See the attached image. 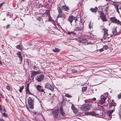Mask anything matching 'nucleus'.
<instances>
[{
    "mask_svg": "<svg viewBox=\"0 0 121 121\" xmlns=\"http://www.w3.org/2000/svg\"><path fill=\"white\" fill-rule=\"evenodd\" d=\"M52 113L54 118H57L59 113V109H55L52 111Z\"/></svg>",
    "mask_w": 121,
    "mask_h": 121,
    "instance_id": "nucleus-4",
    "label": "nucleus"
},
{
    "mask_svg": "<svg viewBox=\"0 0 121 121\" xmlns=\"http://www.w3.org/2000/svg\"><path fill=\"white\" fill-rule=\"evenodd\" d=\"M62 8L63 10H64L65 11H67L69 10V8L68 6H67L66 5H63L62 7Z\"/></svg>",
    "mask_w": 121,
    "mask_h": 121,
    "instance_id": "nucleus-14",
    "label": "nucleus"
},
{
    "mask_svg": "<svg viewBox=\"0 0 121 121\" xmlns=\"http://www.w3.org/2000/svg\"><path fill=\"white\" fill-rule=\"evenodd\" d=\"M115 7H116V10H117V11L118 12V13H119V10L118 8V7H117L115 6Z\"/></svg>",
    "mask_w": 121,
    "mask_h": 121,
    "instance_id": "nucleus-38",
    "label": "nucleus"
},
{
    "mask_svg": "<svg viewBox=\"0 0 121 121\" xmlns=\"http://www.w3.org/2000/svg\"><path fill=\"white\" fill-rule=\"evenodd\" d=\"M116 105V104L113 102L111 103L110 104V106L109 107H111L112 106H115Z\"/></svg>",
    "mask_w": 121,
    "mask_h": 121,
    "instance_id": "nucleus-21",
    "label": "nucleus"
},
{
    "mask_svg": "<svg viewBox=\"0 0 121 121\" xmlns=\"http://www.w3.org/2000/svg\"><path fill=\"white\" fill-rule=\"evenodd\" d=\"M51 93H49V95H51Z\"/></svg>",
    "mask_w": 121,
    "mask_h": 121,
    "instance_id": "nucleus-62",
    "label": "nucleus"
},
{
    "mask_svg": "<svg viewBox=\"0 0 121 121\" xmlns=\"http://www.w3.org/2000/svg\"><path fill=\"white\" fill-rule=\"evenodd\" d=\"M3 115L4 117H8V115L4 112L3 113Z\"/></svg>",
    "mask_w": 121,
    "mask_h": 121,
    "instance_id": "nucleus-33",
    "label": "nucleus"
},
{
    "mask_svg": "<svg viewBox=\"0 0 121 121\" xmlns=\"http://www.w3.org/2000/svg\"><path fill=\"white\" fill-rule=\"evenodd\" d=\"M101 18L102 19L103 21H106V18L105 16L102 17Z\"/></svg>",
    "mask_w": 121,
    "mask_h": 121,
    "instance_id": "nucleus-29",
    "label": "nucleus"
},
{
    "mask_svg": "<svg viewBox=\"0 0 121 121\" xmlns=\"http://www.w3.org/2000/svg\"><path fill=\"white\" fill-rule=\"evenodd\" d=\"M104 32V36L105 38H106L108 37V34L107 33L108 30L104 28L103 29Z\"/></svg>",
    "mask_w": 121,
    "mask_h": 121,
    "instance_id": "nucleus-13",
    "label": "nucleus"
},
{
    "mask_svg": "<svg viewBox=\"0 0 121 121\" xmlns=\"http://www.w3.org/2000/svg\"><path fill=\"white\" fill-rule=\"evenodd\" d=\"M87 100H85V102L86 103L87 102Z\"/></svg>",
    "mask_w": 121,
    "mask_h": 121,
    "instance_id": "nucleus-56",
    "label": "nucleus"
},
{
    "mask_svg": "<svg viewBox=\"0 0 121 121\" xmlns=\"http://www.w3.org/2000/svg\"><path fill=\"white\" fill-rule=\"evenodd\" d=\"M6 88L8 90H10L11 89L10 87L9 86H6Z\"/></svg>",
    "mask_w": 121,
    "mask_h": 121,
    "instance_id": "nucleus-32",
    "label": "nucleus"
},
{
    "mask_svg": "<svg viewBox=\"0 0 121 121\" xmlns=\"http://www.w3.org/2000/svg\"><path fill=\"white\" fill-rule=\"evenodd\" d=\"M76 29L77 30H81L82 29V26L81 27V26L80 25V26L76 27Z\"/></svg>",
    "mask_w": 121,
    "mask_h": 121,
    "instance_id": "nucleus-22",
    "label": "nucleus"
},
{
    "mask_svg": "<svg viewBox=\"0 0 121 121\" xmlns=\"http://www.w3.org/2000/svg\"><path fill=\"white\" fill-rule=\"evenodd\" d=\"M4 3V2H3V3H2L0 4V8H1L2 5H3Z\"/></svg>",
    "mask_w": 121,
    "mask_h": 121,
    "instance_id": "nucleus-42",
    "label": "nucleus"
},
{
    "mask_svg": "<svg viewBox=\"0 0 121 121\" xmlns=\"http://www.w3.org/2000/svg\"><path fill=\"white\" fill-rule=\"evenodd\" d=\"M9 26H10L9 25V24L7 25H6V28H8L9 27Z\"/></svg>",
    "mask_w": 121,
    "mask_h": 121,
    "instance_id": "nucleus-47",
    "label": "nucleus"
},
{
    "mask_svg": "<svg viewBox=\"0 0 121 121\" xmlns=\"http://www.w3.org/2000/svg\"><path fill=\"white\" fill-rule=\"evenodd\" d=\"M29 84H28L27 86V88L26 89H29Z\"/></svg>",
    "mask_w": 121,
    "mask_h": 121,
    "instance_id": "nucleus-50",
    "label": "nucleus"
},
{
    "mask_svg": "<svg viewBox=\"0 0 121 121\" xmlns=\"http://www.w3.org/2000/svg\"><path fill=\"white\" fill-rule=\"evenodd\" d=\"M60 113L61 115L63 116V117H65V114L64 113L63 110V108L61 106L60 109Z\"/></svg>",
    "mask_w": 121,
    "mask_h": 121,
    "instance_id": "nucleus-10",
    "label": "nucleus"
},
{
    "mask_svg": "<svg viewBox=\"0 0 121 121\" xmlns=\"http://www.w3.org/2000/svg\"><path fill=\"white\" fill-rule=\"evenodd\" d=\"M34 99L32 97H30L28 98V103L30 108L33 109Z\"/></svg>",
    "mask_w": 121,
    "mask_h": 121,
    "instance_id": "nucleus-1",
    "label": "nucleus"
},
{
    "mask_svg": "<svg viewBox=\"0 0 121 121\" xmlns=\"http://www.w3.org/2000/svg\"><path fill=\"white\" fill-rule=\"evenodd\" d=\"M79 41L81 42L82 43H85L87 42V40L86 39H81L79 40Z\"/></svg>",
    "mask_w": 121,
    "mask_h": 121,
    "instance_id": "nucleus-19",
    "label": "nucleus"
},
{
    "mask_svg": "<svg viewBox=\"0 0 121 121\" xmlns=\"http://www.w3.org/2000/svg\"><path fill=\"white\" fill-rule=\"evenodd\" d=\"M73 112L75 113H76L77 112V110L76 108L73 110Z\"/></svg>",
    "mask_w": 121,
    "mask_h": 121,
    "instance_id": "nucleus-34",
    "label": "nucleus"
},
{
    "mask_svg": "<svg viewBox=\"0 0 121 121\" xmlns=\"http://www.w3.org/2000/svg\"><path fill=\"white\" fill-rule=\"evenodd\" d=\"M57 9L58 10V18H64L66 17V15L65 13H63L61 7H58Z\"/></svg>",
    "mask_w": 121,
    "mask_h": 121,
    "instance_id": "nucleus-2",
    "label": "nucleus"
},
{
    "mask_svg": "<svg viewBox=\"0 0 121 121\" xmlns=\"http://www.w3.org/2000/svg\"><path fill=\"white\" fill-rule=\"evenodd\" d=\"M44 78V76L43 74L37 76L35 78L36 80L39 82L43 81Z\"/></svg>",
    "mask_w": 121,
    "mask_h": 121,
    "instance_id": "nucleus-6",
    "label": "nucleus"
},
{
    "mask_svg": "<svg viewBox=\"0 0 121 121\" xmlns=\"http://www.w3.org/2000/svg\"><path fill=\"white\" fill-rule=\"evenodd\" d=\"M24 88V86H22V87H20L19 91L21 93L22 92V91L23 89Z\"/></svg>",
    "mask_w": 121,
    "mask_h": 121,
    "instance_id": "nucleus-27",
    "label": "nucleus"
},
{
    "mask_svg": "<svg viewBox=\"0 0 121 121\" xmlns=\"http://www.w3.org/2000/svg\"><path fill=\"white\" fill-rule=\"evenodd\" d=\"M90 114L92 116H95L98 115V114H96L95 112L94 111L90 112Z\"/></svg>",
    "mask_w": 121,
    "mask_h": 121,
    "instance_id": "nucleus-18",
    "label": "nucleus"
},
{
    "mask_svg": "<svg viewBox=\"0 0 121 121\" xmlns=\"http://www.w3.org/2000/svg\"><path fill=\"white\" fill-rule=\"evenodd\" d=\"M82 89L83 92H85L87 90V87H83L82 88Z\"/></svg>",
    "mask_w": 121,
    "mask_h": 121,
    "instance_id": "nucleus-26",
    "label": "nucleus"
},
{
    "mask_svg": "<svg viewBox=\"0 0 121 121\" xmlns=\"http://www.w3.org/2000/svg\"><path fill=\"white\" fill-rule=\"evenodd\" d=\"M91 106L90 104H86L83 105L80 107L81 109L83 111H88L90 109Z\"/></svg>",
    "mask_w": 121,
    "mask_h": 121,
    "instance_id": "nucleus-3",
    "label": "nucleus"
},
{
    "mask_svg": "<svg viewBox=\"0 0 121 121\" xmlns=\"http://www.w3.org/2000/svg\"><path fill=\"white\" fill-rule=\"evenodd\" d=\"M17 54L20 60L22 61V57L21 55L22 52L19 51L17 53Z\"/></svg>",
    "mask_w": 121,
    "mask_h": 121,
    "instance_id": "nucleus-11",
    "label": "nucleus"
},
{
    "mask_svg": "<svg viewBox=\"0 0 121 121\" xmlns=\"http://www.w3.org/2000/svg\"><path fill=\"white\" fill-rule=\"evenodd\" d=\"M114 110H109L107 112L108 116L109 117H110L112 114V113L113 112Z\"/></svg>",
    "mask_w": 121,
    "mask_h": 121,
    "instance_id": "nucleus-15",
    "label": "nucleus"
},
{
    "mask_svg": "<svg viewBox=\"0 0 121 121\" xmlns=\"http://www.w3.org/2000/svg\"><path fill=\"white\" fill-rule=\"evenodd\" d=\"M0 121H4L3 119L1 118L0 119Z\"/></svg>",
    "mask_w": 121,
    "mask_h": 121,
    "instance_id": "nucleus-49",
    "label": "nucleus"
},
{
    "mask_svg": "<svg viewBox=\"0 0 121 121\" xmlns=\"http://www.w3.org/2000/svg\"><path fill=\"white\" fill-rule=\"evenodd\" d=\"M118 97L119 99L121 98V93L118 95Z\"/></svg>",
    "mask_w": 121,
    "mask_h": 121,
    "instance_id": "nucleus-36",
    "label": "nucleus"
},
{
    "mask_svg": "<svg viewBox=\"0 0 121 121\" xmlns=\"http://www.w3.org/2000/svg\"><path fill=\"white\" fill-rule=\"evenodd\" d=\"M93 99L95 101L96 99L95 98H93Z\"/></svg>",
    "mask_w": 121,
    "mask_h": 121,
    "instance_id": "nucleus-53",
    "label": "nucleus"
},
{
    "mask_svg": "<svg viewBox=\"0 0 121 121\" xmlns=\"http://www.w3.org/2000/svg\"><path fill=\"white\" fill-rule=\"evenodd\" d=\"M0 65L2 64L1 61L0 60Z\"/></svg>",
    "mask_w": 121,
    "mask_h": 121,
    "instance_id": "nucleus-55",
    "label": "nucleus"
},
{
    "mask_svg": "<svg viewBox=\"0 0 121 121\" xmlns=\"http://www.w3.org/2000/svg\"><path fill=\"white\" fill-rule=\"evenodd\" d=\"M26 94H31L32 95L29 89H26Z\"/></svg>",
    "mask_w": 121,
    "mask_h": 121,
    "instance_id": "nucleus-24",
    "label": "nucleus"
},
{
    "mask_svg": "<svg viewBox=\"0 0 121 121\" xmlns=\"http://www.w3.org/2000/svg\"><path fill=\"white\" fill-rule=\"evenodd\" d=\"M112 33L113 35H116L117 34V31L116 28H114L113 29L112 31Z\"/></svg>",
    "mask_w": 121,
    "mask_h": 121,
    "instance_id": "nucleus-23",
    "label": "nucleus"
},
{
    "mask_svg": "<svg viewBox=\"0 0 121 121\" xmlns=\"http://www.w3.org/2000/svg\"><path fill=\"white\" fill-rule=\"evenodd\" d=\"M39 91H40L41 92H43L44 91V90L43 89H41L39 90Z\"/></svg>",
    "mask_w": 121,
    "mask_h": 121,
    "instance_id": "nucleus-43",
    "label": "nucleus"
},
{
    "mask_svg": "<svg viewBox=\"0 0 121 121\" xmlns=\"http://www.w3.org/2000/svg\"><path fill=\"white\" fill-rule=\"evenodd\" d=\"M41 86L39 85H38L36 87V88L39 91L41 88Z\"/></svg>",
    "mask_w": 121,
    "mask_h": 121,
    "instance_id": "nucleus-28",
    "label": "nucleus"
},
{
    "mask_svg": "<svg viewBox=\"0 0 121 121\" xmlns=\"http://www.w3.org/2000/svg\"><path fill=\"white\" fill-rule=\"evenodd\" d=\"M73 32H68V34L69 35H70L71 34H72V33H73Z\"/></svg>",
    "mask_w": 121,
    "mask_h": 121,
    "instance_id": "nucleus-44",
    "label": "nucleus"
},
{
    "mask_svg": "<svg viewBox=\"0 0 121 121\" xmlns=\"http://www.w3.org/2000/svg\"><path fill=\"white\" fill-rule=\"evenodd\" d=\"M98 10V8L96 7L95 8H91L90 9V10L92 12L95 13Z\"/></svg>",
    "mask_w": 121,
    "mask_h": 121,
    "instance_id": "nucleus-16",
    "label": "nucleus"
},
{
    "mask_svg": "<svg viewBox=\"0 0 121 121\" xmlns=\"http://www.w3.org/2000/svg\"><path fill=\"white\" fill-rule=\"evenodd\" d=\"M49 16V18L48 19V20L49 21L51 22L53 21V20L52 19L50 15H49L48 16Z\"/></svg>",
    "mask_w": 121,
    "mask_h": 121,
    "instance_id": "nucleus-31",
    "label": "nucleus"
},
{
    "mask_svg": "<svg viewBox=\"0 0 121 121\" xmlns=\"http://www.w3.org/2000/svg\"><path fill=\"white\" fill-rule=\"evenodd\" d=\"M45 87L46 88H49L50 90L52 91H53L54 90L53 86H51L50 84L48 83L46 84L45 85Z\"/></svg>",
    "mask_w": 121,
    "mask_h": 121,
    "instance_id": "nucleus-7",
    "label": "nucleus"
},
{
    "mask_svg": "<svg viewBox=\"0 0 121 121\" xmlns=\"http://www.w3.org/2000/svg\"><path fill=\"white\" fill-rule=\"evenodd\" d=\"M119 9H120V11L121 12V7H119Z\"/></svg>",
    "mask_w": 121,
    "mask_h": 121,
    "instance_id": "nucleus-52",
    "label": "nucleus"
},
{
    "mask_svg": "<svg viewBox=\"0 0 121 121\" xmlns=\"http://www.w3.org/2000/svg\"><path fill=\"white\" fill-rule=\"evenodd\" d=\"M108 46L107 45H104V46H103V48H104L105 50H107L108 48Z\"/></svg>",
    "mask_w": 121,
    "mask_h": 121,
    "instance_id": "nucleus-35",
    "label": "nucleus"
},
{
    "mask_svg": "<svg viewBox=\"0 0 121 121\" xmlns=\"http://www.w3.org/2000/svg\"><path fill=\"white\" fill-rule=\"evenodd\" d=\"M2 110V107L1 105L0 104V111Z\"/></svg>",
    "mask_w": 121,
    "mask_h": 121,
    "instance_id": "nucleus-46",
    "label": "nucleus"
},
{
    "mask_svg": "<svg viewBox=\"0 0 121 121\" xmlns=\"http://www.w3.org/2000/svg\"><path fill=\"white\" fill-rule=\"evenodd\" d=\"M100 17L101 18L105 16L104 13L102 12H100Z\"/></svg>",
    "mask_w": 121,
    "mask_h": 121,
    "instance_id": "nucleus-25",
    "label": "nucleus"
},
{
    "mask_svg": "<svg viewBox=\"0 0 121 121\" xmlns=\"http://www.w3.org/2000/svg\"><path fill=\"white\" fill-rule=\"evenodd\" d=\"M37 19L38 21H40L42 19V18L41 17H39L37 18Z\"/></svg>",
    "mask_w": 121,
    "mask_h": 121,
    "instance_id": "nucleus-40",
    "label": "nucleus"
},
{
    "mask_svg": "<svg viewBox=\"0 0 121 121\" xmlns=\"http://www.w3.org/2000/svg\"><path fill=\"white\" fill-rule=\"evenodd\" d=\"M103 49H100V50H99V51H100V52H102L103 51Z\"/></svg>",
    "mask_w": 121,
    "mask_h": 121,
    "instance_id": "nucleus-51",
    "label": "nucleus"
},
{
    "mask_svg": "<svg viewBox=\"0 0 121 121\" xmlns=\"http://www.w3.org/2000/svg\"><path fill=\"white\" fill-rule=\"evenodd\" d=\"M119 117L120 119L121 120V112H120L119 113Z\"/></svg>",
    "mask_w": 121,
    "mask_h": 121,
    "instance_id": "nucleus-48",
    "label": "nucleus"
},
{
    "mask_svg": "<svg viewBox=\"0 0 121 121\" xmlns=\"http://www.w3.org/2000/svg\"><path fill=\"white\" fill-rule=\"evenodd\" d=\"M39 74V72L38 71H32L31 73V77H33L35 75Z\"/></svg>",
    "mask_w": 121,
    "mask_h": 121,
    "instance_id": "nucleus-12",
    "label": "nucleus"
},
{
    "mask_svg": "<svg viewBox=\"0 0 121 121\" xmlns=\"http://www.w3.org/2000/svg\"><path fill=\"white\" fill-rule=\"evenodd\" d=\"M16 47L18 49L22 51L23 49V47L21 45H18L16 46Z\"/></svg>",
    "mask_w": 121,
    "mask_h": 121,
    "instance_id": "nucleus-17",
    "label": "nucleus"
},
{
    "mask_svg": "<svg viewBox=\"0 0 121 121\" xmlns=\"http://www.w3.org/2000/svg\"><path fill=\"white\" fill-rule=\"evenodd\" d=\"M36 113H37L35 112H34V114H36Z\"/></svg>",
    "mask_w": 121,
    "mask_h": 121,
    "instance_id": "nucleus-57",
    "label": "nucleus"
},
{
    "mask_svg": "<svg viewBox=\"0 0 121 121\" xmlns=\"http://www.w3.org/2000/svg\"><path fill=\"white\" fill-rule=\"evenodd\" d=\"M25 0H22V1H24Z\"/></svg>",
    "mask_w": 121,
    "mask_h": 121,
    "instance_id": "nucleus-63",
    "label": "nucleus"
},
{
    "mask_svg": "<svg viewBox=\"0 0 121 121\" xmlns=\"http://www.w3.org/2000/svg\"><path fill=\"white\" fill-rule=\"evenodd\" d=\"M49 12H48V13H47V14H49Z\"/></svg>",
    "mask_w": 121,
    "mask_h": 121,
    "instance_id": "nucleus-60",
    "label": "nucleus"
},
{
    "mask_svg": "<svg viewBox=\"0 0 121 121\" xmlns=\"http://www.w3.org/2000/svg\"><path fill=\"white\" fill-rule=\"evenodd\" d=\"M106 99L105 97L101 98L98 102V104H102L104 103Z\"/></svg>",
    "mask_w": 121,
    "mask_h": 121,
    "instance_id": "nucleus-9",
    "label": "nucleus"
},
{
    "mask_svg": "<svg viewBox=\"0 0 121 121\" xmlns=\"http://www.w3.org/2000/svg\"><path fill=\"white\" fill-rule=\"evenodd\" d=\"M81 25H82V26L83 25V24H81Z\"/></svg>",
    "mask_w": 121,
    "mask_h": 121,
    "instance_id": "nucleus-64",
    "label": "nucleus"
},
{
    "mask_svg": "<svg viewBox=\"0 0 121 121\" xmlns=\"http://www.w3.org/2000/svg\"><path fill=\"white\" fill-rule=\"evenodd\" d=\"M71 108L72 110H73V109H74L75 108L74 107V105L73 104H72V105Z\"/></svg>",
    "mask_w": 121,
    "mask_h": 121,
    "instance_id": "nucleus-37",
    "label": "nucleus"
},
{
    "mask_svg": "<svg viewBox=\"0 0 121 121\" xmlns=\"http://www.w3.org/2000/svg\"><path fill=\"white\" fill-rule=\"evenodd\" d=\"M52 51L55 52H58L60 51V49L57 48H56L54 49H53Z\"/></svg>",
    "mask_w": 121,
    "mask_h": 121,
    "instance_id": "nucleus-20",
    "label": "nucleus"
},
{
    "mask_svg": "<svg viewBox=\"0 0 121 121\" xmlns=\"http://www.w3.org/2000/svg\"><path fill=\"white\" fill-rule=\"evenodd\" d=\"M110 20L112 22L116 24H119L120 23V21L116 19L115 17H113L110 18Z\"/></svg>",
    "mask_w": 121,
    "mask_h": 121,
    "instance_id": "nucleus-5",
    "label": "nucleus"
},
{
    "mask_svg": "<svg viewBox=\"0 0 121 121\" xmlns=\"http://www.w3.org/2000/svg\"><path fill=\"white\" fill-rule=\"evenodd\" d=\"M120 25H121V22H120V23L119 24Z\"/></svg>",
    "mask_w": 121,
    "mask_h": 121,
    "instance_id": "nucleus-59",
    "label": "nucleus"
},
{
    "mask_svg": "<svg viewBox=\"0 0 121 121\" xmlns=\"http://www.w3.org/2000/svg\"><path fill=\"white\" fill-rule=\"evenodd\" d=\"M68 20L71 23L72 21L73 20H74L75 22H76V21L77 20V19L75 17H73L72 15H71L69 16V17Z\"/></svg>",
    "mask_w": 121,
    "mask_h": 121,
    "instance_id": "nucleus-8",
    "label": "nucleus"
},
{
    "mask_svg": "<svg viewBox=\"0 0 121 121\" xmlns=\"http://www.w3.org/2000/svg\"><path fill=\"white\" fill-rule=\"evenodd\" d=\"M5 18H4V19H3V21H4L5 20Z\"/></svg>",
    "mask_w": 121,
    "mask_h": 121,
    "instance_id": "nucleus-58",
    "label": "nucleus"
},
{
    "mask_svg": "<svg viewBox=\"0 0 121 121\" xmlns=\"http://www.w3.org/2000/svg\"><path fill=\"white\" fill-rule=\"evenodd\" d=\"M35 68H36V66H33V68L34 69H35Z\"/></svg>",
    "mask_w": 121,
    "mask_h": 121,
    "instance_id": "nucleus-54",
    "label": "nucleus"
},
{
    "mask_svg": "<svg viewBox=\"0 0 121 121\" xmlns=\"http://www.w3.org/2000/svg\"><path fill=\"white\" fill-rule=\"evenodd\" d=\"M91 23V22H90L89 24V29H91V27L90 26V24Z\"/></svg>",
    "mask_w": 121,
    "mask_h": 121,
    "instance_id": "nucleus-45",
    "label": "nucleus"
},
{
    "mask_svg": "<svg viewBox=\"0 0 121 121\" xmlns=\"http://www.w3.org/2000/svg\"><path fill=\"white\" fill-rule=\"evenodd\" d=\"M74 39H75L76 40H77L78 41H79V40L81 39L80 38H76Z\"/></svg>",
    "mask_w": 121,
    "mask_h": 121,
    "instance_id": "nucleus-41",
    "label": "nucleus"
},
{
    "mask_svg": "<svg viewBox=\"0 0 121 121\" xmlns=\"http://www.w3.org/2000/svg\"><path fill=\"white\" fill-rule=\"evenodd\" d=\"M65 96L68 97H71L70 96V95L69 94H66L65 95Z\"/></svg>",
    "mask_w": 121,
    "mask_h": 121,
    "instance_id": "nucleus-39",
    "label": "nucleus"
},
{
    "mask_svg": "<svg viewBox=\"0 0 121 121\" xmlns=\"http://www.w3.org/2000/svg\"><path fill=\"white\" fill-rule=\"evenodd\" d=\"M3 110H4V111H5V108H4L3 109Z\"/></svg>",
    "mask_w": 121,
    "mask_h": 121,
    "instance_id": "nucleus-61",
    "label": "nucleus"
},
{
    "mask_svg": "<svg viewBox=\"0 0 121 121\" xmlns=\"http://www.w3.org/2000/svg\"><path fill=\"white\" fill-rule=\"evenodd\" d=\"M71 71L72 73H75L77 72V71L75 69H72Z\"/></svg>",
    "mask_w": 121,
    "mask_h": 121,
    "instance_id": "nucleus-30",
    "label": "nucleus"
}]
</instances>
